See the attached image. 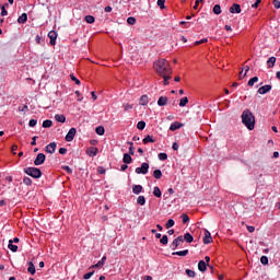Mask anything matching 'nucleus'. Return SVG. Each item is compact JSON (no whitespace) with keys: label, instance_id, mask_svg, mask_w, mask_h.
Returning <instances> with one entry per match:
<instances>
[{"label":"nucleus","instance_id":"1","mask_svg":"<svg viewBox=\"0 0 280 280\" xmlns=\"http://www.w3.org/2000/svg\"><path fill=\"white\" fill-rule=\"evenodd\" d=\"M153 69L160 75H172V67L166 59H160L153 63Z\"/></svg>","mask_w":280,"mask_h":280},{"label":"nucleus","instance_id":"2","mask_svg":"<svg viewBox=\"0 0 280 280\" xmlns=\"http://www.w3.org/2000/svg\"><path fill=\"white\" fill-rule=\"evenodd\" d=\"M242 121L248 130H255V115L250 113V109H245L243 112Z\"/></svg>","mask_w":280,"mask_h":280},{"label":"nucleus","instance_id":"3","mask_svg":"<svg viewBox=\"0 0 280 280\" xmlns=\"http://www.w3.org/2000/svg\"><path fill=\"white\" fill-rule=\"evenodd\" d=\"M24 174H27L32 178H40L43 176V172L38 167H26L24 168Z\"/></svg>","mask_w":280,"mask_h":280},{"label":"nucleus","instance_id":"4","mask_svg":"<svg viewBox=\"0 0 280 280\" xmlns=\"http://www.w3.org/2000/svg\"><path fill=\"white\" fill-rule=\"evenodd\" d=\"M183 242H184L183 236H178V237H176V238L171 243L170 248H171L172 250H176V248H178V246H180V244H183Z\"/></svg>","mask_w":280,"mask_h":280},{"label":"nucleus","instance_id":"5","mask_svg":"<svg viewBox=\"0 0 280 280\" xmlns=\"http://www.w3.org/2000/svg\"><path fill=\"white\" fill-rule=\"evenodd\" d=\"M148 170H150V164L143 162L141 167L136 168V174H148Z\"/></svg>","mask_w":280,"mask_h":280},{"label":"nucleus","instance_id":"6","mask_svg":"<svg viewBox=\"0 0 280 280\" xmlns=\"http://www.w3.org/2000/svg\"><path fill=\"white\" fill-rule=\"evenodd\" d=\"M77 132H78V129H75V128H71L69 131H68V133L66 135V141H68V142H71V141H73V139H75V135H77Z\"/></svg>","mask_w":280,"mask_h":280},{"label":"nucleus","instance_id":"7","mask_svg":"<svg viewBox=\"0 0 280 280\" xmlns=\"http://www.w3.org/2000/svg\"><path fill=\"white\" fill-rule=\"evenodd\" d=\"M47 156L44 153H38L36 159L34 160V165H43L45 163Z\"/></svg>","mask_w":280,"mask_h":280},{"label":"nucleus","instance_id":"8","mask_svg":"<svg viewBox=\"0 0 280 280\" xmlns=\"http://www.w3.org/2000/svg\"><path fill=\"white\" fill-rule=\"evenodd\" d=\"M56 148H58V144L56 142H50L45 147V152H47V154H54L56 152Z\"/></svg>","mask_w":280,"mask_h":280},{"label":"nucleus","instance_id":"9","mask_svg":"<svg viewBox=\"0 0 280 280\" xmlns=\"http://www.w3.org/2000/svg\"><path fill=\"white\" fill-rule=\"evenodd\" d=\"M272 91V85H262L258 89L259 95H266V93H270Z\"/></svg>","mask_w":280,"mask_h":280},{"label":"nucleus","instance_id":"10","mask_svg":"<svg viewBox=\"0 0 280 280\" xmlns=\"http://www.w3.org/2000/svg\"><path fill=\"white\" fill-rule=\"evenodd\" d=\"M213 242V237H211V232L209 230H205L203 244H211Z\"/></svg>","mask_w":280,"mask_h":280},{"label":"nucleus","instance_id":"11","mask_svg":"<svg viewBox=\"0 0 280 280\" xmlns=\"http://www.w3.org/2000/svg\"><path fill=\"white\" fill-rule=\"evenodd\" d=\"M230 12L231 14H240L242 12V7L237 3H234L231 8H230Z\"/></svg>","mask_w":280,"mask_h":280},{"label":"nucleus","instance_id":"12","mask_svg":"<svg viewBox=\"0 0 280 280\" xmlns=\"http://www.w3.org/2000/svg\"><path fill=\"white\" fill-rule=\"evenodd\" d=\"M48 38H50V45H56V38H58V33H56V31H50L48 33Z\"/></svg>","mask_w":280,"mask_h":280},{"label":"nucleus","instance_id":"13","mask_svg":"<svg viewBox=\"0 0 280 280\" xmlns=\"http://www.w3.org/2000/svg\"><path fill=\"white\" fill-rule=\"evenodd\" d=\"M170 98L167 96H160L158 100V106H167Z\"/></svg>","mask_w":280,"mask_h":280},{"label":"nucleus","instance_id":"14","mask_svg":"<svg viewBox=\"0 0 280 280\" xmlns=\"http://www.w3.org/2000/svg\"><path fill=\"white\" fill-rule=\"evenodd\" d=\"M180 128H183V124H180V122H178V121H174V122L170 126V130H171L172 132H174V131H176V130H178V129H180Z\"/></svg>","mask_w":280,"mask_h":280},{"label":"nucleus","instance_id":"15","mask_svg":"<svg viewBox=\"0 0 280 280\" xmlns=\"http://www.w3.org/2000/svg\"><path fill=\"white\" fill-rule=\"evenodd\" d=\"M198 270L200 272H207V262L205 260L198 262Z\"/></svg>","mask_w":280,"mask_h":280},{"label":"nucleus","instance_id":"16","mask_svg":"<svg viewBox=\"0 0 280 280\" xmlns=\"http://www.w3.org/2000/svg\"><path fill=\"white\" fill-rule=\"evenodd\" d=\"M97 152H98L97 148L91 147L88 149L86 154H89V156H97Z\"/></svg>","mask_w":280,"mask_h":280},{"label":"nucleus","instance_id":"17","mask_svg":"<svg viewBox=\"0 0 280 280\" xmlns=\"http://www.w3.org/2000/svg\"><path fill=\"white\" fill-rule=\"evenodd\" d=\"M143 191V186L141 185H133L132 186V192L136 194V196H139Z\"/></svg>","mask_w":280,"mask_h":280},{"label":"nucleus","instance_id":"18","mask_svg":"<svg viewBox=\"0 0 280 280\" xmlns=\"http://www.w3.org/2000/svg\"><path fill=\"white\" fill-rule=\"evenodd\" d=\"M184 242H187V244H191V242H194V236L187 232L186 234H184V237H183Z\"/></svg>","mask_w":280,"mask_h":280},{"label":"nucleus","instance_id":"19","mask_svg":"<svg viewBox=\"0 0 280 280\" xmlns=\"http://www.w3.org/2000/svg\"><path fill=\"white\" fill-rule=\"evenodd\" d=\"M277 62V57H270L267 61V67L268 69H272Z\"/></svg>","mask_w":280,"mask_h":280},{"label":"nucleus","instance_id":"20","mask_svg":"<svg viewBox=\"0 0 280 280\" xmlns=\"http://www.w3.org/2000/svg\"><path fill=\"white\" fill-rule=\"evenodd\" d=\"M27 272H30V275H36V267L34 266V262L28 261Z\"/></svg>","mask_w":280,"mask_h":280},{"label":"nucleus","instance_id":"21","mask_svg":"<svg viewBox=\"0 0 280 280\" xmlns=\"http://www.w3.org/2000/svg\"><path fill=\"white\" fill-rule=\"evenodd\" d=\"M55 119L56 121H59V124H65V121H67V117H65L62 114L55 115Z\"/></svg>","mask_w":280,"mask_h":280},{"label":"nucleus","instance_id":"22","mask_svg":"<svg viewBox=\"0 0 280 280\" xmlns=\"http://www.w3.org/2000/svg\"><path fill=\"white\" fill-rule=\"evenodd\" d=\"M142 143L148 144V143H156V140L150 135H148L143 140Z\"/></svg>","mask_w":280,"mask_h":280},{"label":"nucleus","instance_id":"23","mask_svg":"<svg viewBox=\"0 0 280 280\" xmlns=\"http://www.w3.org/2000/svg\"><path fill=\"white\" fill-rule=\"evenodd\" d=\"M122 163H126V165L132 163V156H130V154L128 153H125L122 158Z\"/></svg>","mask_w":280,"mask_h":280},{"label":"nucleus","instance_id":"24","mask_svg":"<svg viewBox=\"0 0 280 280\" xmlns=\"http://www.w3.org/2000/svg\"><path fill=\"white\" fill-rule=\"evenodd\" d=\"M173 255H177L178 257H187V255H189V249L174 252Z\"/></svg>","mask_w":280,"mask_h":280},{"label":"nucleus","instance_id":"25","mask_svg":"<svg viewBox=\"0 0 280 280\" xmlns=\"http://www.w3.org/2000/svg\"><path fill=\"white\" fill-rule=\"evenodd\" d=\"M105 264H106V256H103V258L97 264L92 266V268H102Z\"/></svg>","mask_w":280,"mask_h":280},{"label":"nucleus","instance_id":"26","mask_svg":"<svg viewBox=\"0 0 280 280\" xmlns=\"http://www.w3.org/2000/svg\"><path fill=\"white\" fill-rule=\"evenodd\" d=\"M18 23L23 24L27 23V13H22L21 16L18 19Z\"/></svg>","mask_w":280,"mask_h":280},{"label":"nucleus","instance_id":"27","mask_svg":"<svg viewBox=\"0 0 280 280\" xmlns=\"http://www.w3.org/2000/svg\"><path fill=\"white\" fill-rule=\"evenodd\" d=\"M148 102H150V100L148 98V95H142L140 97V106H148Z\"/></svg>","mask_w":280,"mask_h":280},{"label":"nucleus","instance_id":"28","mask_svg":"<svg viewBox=\"0 0 280 280\" xmlns=\"http://www.w3.org/2000/svg\"><path fill=\"white\" fill-rule=\"evenodd\" d=\"M8 248L11 249L12 253H16V250H19V246L14 245L12 240L9 241Z\"/></svg>","mask_w":280,"mask_h":280},{"label":"nucleus","instance_id":"29","mask_svg":"<svg viewBox=\"0 0 280 280\" xmlns=\"http://www.w3.org/2000/svg\"><path fill=\"white\" fill-rule=\"evenodd\" d=\"M153 177L156 179V180H161V178L163 177V173L161 172V170H155L153 172Z\"/></svg>","mask_w":280,"mask_h":280},{"label":"nucleus","instance_id":"30","mask_svg":"<svg viewBox=\"0 0 280 280\" xmlns=\"http://www.w3.org/2000/svg\"><path fill=\"white\" fill-rule=\"evenodd\" d=\"M187 104H189V98H187V96L182 97L179 101L180 108L187 106Z\"/></svg>","mask_w":280,"mask_h":280},{"label":"nucleus","instance_id":"31","mask_svg":"<svg viewBox=\"0 0 280 280\" xmlns=\"http://www.w3.org/2000/svg\"><path fill=\"white\" fill-rule=\"evenodd\" d=\"M95 132H96V135H98L100 137H102V136H104V133L106 132V130L104 129V127L98 126V127H96Z\"/></svg>","mask_w":280,"mask_h":280},{"label":"nucleus","instance_id":"32","mask_svg":"<svg viewBox=\"0 0 280 280\" xmlns=\"http://www.w3.org/2000/svg\"><path fill=\"white\" fill-rule=\"evenodd\" d=\"M153 196H155V198H161L162 192H161V188H159L158 186H155L153 188Z\"/></svg>","mask_w":280,"mask_h":280},{"label":"nucleus","instance_id":"33","mask_svg":"<svg viewBox=\"0 0 280 280\" xmlns=\"http://www.w3.org/2000/svg\"><path fill=\"white\" fill-rule=\"evenodd\" d=\"M137 205H140V207H143V205H145V196H139L137 198Z\"/></svg>","mask_w":280,"mask_h":280},{"label":"nucleus","instance_id":"34","mask_svg":"<svg viewBox=\"0 0 280 280\" xmlns=\"http://www.w3.org/2000/svg\"><path fill=\"white\" fill-rule=\"evenodd\" d=\"M161 77L164 78V81H163L164 86H167V84H170V80H172V75L165 74Z\"/></svg>","mask_w":280,"mask_h":280},{"label":"nucleus","instance_id":"35","mask_svg":"<svg viewBox=\"0 0 280 280\" xmlns=\"http://www.w3.org/2000/svg\"><path fill=\"white\" fill-rule=\"evenodd\" d=\"M52 121L51 120H49V119H46V120H44L43 121V128H51V126H52Z\"/></svg>","mask_w":280,"mask_h":280},{"label":"nucleus","instance_id":"36","mask_svg":"<svg viewBox=\"0 0 280 280\" xmlns=\"http://www.w3.org/2000/svg\"><path fill=\"white\" fill-rule=\"evenodd\" d=\"M213 13L214 14H222V7H220V4H215L213 7Z\"/></svg>","mask_w":280,"mask_h":280},{"label":"nucleus","instance_id":"37","mask_svg":"<svg viewBox=\"0 0 280 280\" xmlns=\"http://www.w3.org/2000/svg\"><path fill=\"white\" fill-rule=\"evenodd\" d=\"M255 82H259V78H258V77L252 78V79L247 82V84H248L249 86H255Z\"/></svg>","mask_w":280,"mask_h":280},{"label":"nucleus","instance_id":"38","mask_svg":"<svg viewBox=\"0 0 280 280\" xmlns=\"http://www.w3.org/2000/svg\"><path fill=\"white\" fill-rule=\"evenodd\" d=\"M137 128H138V130H144V129H145V121L140 120V121L137 124Z\"/></svg>","mask_w":280,"mask_h":280},{"label":"nucleus","instance_id":"39","mask_svg":"<svg viewBox=\"0 0 280 280\" xmlns=\"http://www.w3.org/2000/svg\"><path fill=\"white\" fill-rule=\"evenodd\" d=\"M160 243H161L163 246H167V243H168L167 235H163L162 238H160Z\"/></svg>","mask_w":280,"mask_h":280},{"label":"nucleus","instance_id":"40","mask_svg":"<svg viewBox=\"0 0 280 280\" xmlns=\"http://www.w3.org/2000/svg\"><path fill=\"white\" fill-rule=\"evenodd\" d=\"M5 8H8V3L1 7V16H8V10Z\"/></svg>","mask_w":280,"mask_h":280},{"label":"nucleus","instance_id":"41","mask_svg":"<svg viewBox=\"0 0 280 280\" xmlns=\"http://www.w3.org/2000/svg\"><path fill=\"white\" fill-rule=\"evenodd\" d=\"M186 275L190 277V279H194L196 277V271L191 269H186Z\"/></svg>","mask_w":280,"mask_h":280},{"label":"nucleus","instance_id":"42","mask_svg":"<svg viewBox=\"0 0 280 280\" xmlns=\"http://www.w3.org/2000/svg\"><path fill=\"white\" fill-rule=\"evenodd\" d=\"M84 20L90 24L95 23V18L93 15H86Z\"/></svg>","mask_w":280,"mask_h":280},{"label":"nucleus","instance_id":"43","mask_svg":"<svg viewBox=\"0 0 280 280\" xmlns=\"http://www.w3.org/2000/svg\"><path fill=\"white\" fill-rule=\"evenodd\" d=\"M174 224H176V223L174 222V220H173V219H170V220L166 222V224H165V229H172V226H174Z\"/></svg>","mask_w":280,"mask_h":280},{"label":"nucleus","instance_id":"44","mask_svg":"<svg viewBox=\"0 0 280 280\" xmlns=\"http://www.w3.org/2000/svg\"><path fill=\"white\" fill-rule=\"evenodd\" d=\"M158 159L159 161H167V153H159Z\"/></svg>","mask_w":280,"mask_h":280},{"label":"nucleus","instance_id":"45","mask_svg":"<svg viewBox=\"0 0 280 280\" xmlns=\"http://www.w3.org/2000/svg\"><path fill=\"white\" fill-rule=\"evenodd\" d=\"M180 219L183 221V224H187V222H189V215L185 213L180 215Z\"/></svg>","mask_w":280,"mask_h":280},{"label":"nucleus","instance_id":"46","mask_svg":"<svg viewBox=\"0 0 280 280\" xmlns=\"http://www.w3.org/2000/svg\"><path fill=\"white\" fill-rule=\"evenodd\" d=\"M260 264H262V266H268V256H261Z\"/></svg>","mask_w":280,"mask_h":280},{"label":"nucleus","instance_id":"47","mask_svg":"<svg viewBox=\"0 0 280 280\" xmlns=\"http://www.w3.org/2000/svg\"><path fill=\"white\" fill-rule=\"evenodd\" d=\"M127 23H128L129 25H135V23H137V19L130 16V18L127 19Z\"/></svg>","mask_w":280,"mask_h":280},{"label":"nucleus","instance_id":"48","mask_svg":"<svg viewBox=\"0 0 280 280\" xmlns=\"http://www.w3.org/2000/svg\"><path fill=\"white\" fill-rule=\"evenodd\" d=\"M158 5L161 10H165V0H158Z\"/></svg>","mask_w":280,"mask_h":280},{"label":"nucleus","instance_id":"49","mask_svg":"<svg viewBox=\"0 0 280 280\" xmlns=\"http://www.w3.org/2000/svg\"><path fill=\"white\" fill-rule=\"evenodd\" d=\"M38 124V120L36 119H31L28 122L30 128H34Z\"/></svg>","mask_w":280,"mask_h":280},{"label":"nucleus","instance_id":"50","mask_svg":"<svg viewBox=\"0 0 280 280\" xmlns=\"http://www.w3.org/2000/svg\"><path fill=\"white\" fill-rule=\"evenodd\" d=\"M205 43H209V39L208 38H203L201 40H197V42H195V45L198 46V45H202Z\"/></svg>","mask_w":280,"mask_h":280},{"label":"nucleus","instance_id":"51","mask_svg":"<svg viewBox=\"0 0 280 280\" xmlns=\"http://www.w3.org/2000/svg\"><path fill=\"white\" fill-rule=\"evenodd\" d=\"M93 275H95V271L88 272V273H85V275L83 276V279L89 280V279H91V277H92Z\"/></svg>","mask_w":280,"mask_h":280},{"label":"nucleus","instance_id":"52","mask_svg":"<svg viewBox=\"0 0 280 280\" xmlns=\"http://www.w3.org/2000/svg\"><path fill=\"white\" fill-rule=\"evenodd\" d=\"M70 79L72 80V82H75V84L80 85V79L75 78V75L70 74Z\"/></svg>","mask_w":280,"mask_h":280},{"label":"nucleus","instance_id":"53","mask_svg":"<svg viewBox=\"0 0 280 280\" xmlns=\"http://www.w3.org/2000/svg\"><path fill=\"white\" fill-rule=\"evenodd\" d=\"M23 183H24V185H32V178H30V177H24V178H23Z\"/></svg>","mask_w":280,"mask_h":280},{"label":"nucleus","instance_id":"54","mask_svg":"<svg viewBox=\"0 0 280 280\" xmlns=\"http://www.w3.org/2000/svg\"><path fill=\"white\" fill-rule=\"evenodd\" d=\"M62 170L67 172V174H73V170H71L69 166H62Z\"/></svg>","mask_w":280,"mask_h":280},{"label":"nucleus","instance_id":"55","mask_svg":"<svg viewBox=\"0 0 280 280\" xmlns=\"http://www.w3.org/2000/svg\"><path fill=\"white\" fill-rule=\"evenodd\" d=\"M122 106H124L125 110H132V108H133V106L128 103H125Z\"/></svg>","mask_w":280,"mask_h":280},{"label":"nucleus","instance_id":"56","mask_svg":"<svg viewBox=\"0 0 280 280\" xmlns=\"http://www.w3.org/2000/svg\"><path fill=\"white\" fill-rule=\"evenodd\" d=\"M20 113H27V110H30V108L27 107V105H24L23 107H19Z\"/></svg>","mask_w":280,"mask_h":280},{"label":"nucleus","instance_id":"57","mask_svg":"<svg viewBox=\"0 0 280 280\" xmlns=\"http://www.w3.org/2000/svg\"><path fill=\"white\" fill-rule=\"evenodd\" d=\"M75 95L78 97V102H82V100H84V97H82V95L80 94V91H75Z\"/></svg>","mask_w":280,"mask_h":280},{"label":"nucleus","instance_id":"58","mask_svg":"<svg viewBox=\"0 0 280 280\" xmlns=\"http://www.w3.org/2000/svg\"><path fill=\"white\" fill-rule=\"evenodd\" d=\"M97 173H98V174H106V168L100 166V167L97 168Z\"/></svg>","mask_w":280,"mask_h":280},{"label":"nucleus","instance_id":"59","mask_svg":"<svg viewBox=\"0 0 280 280\" xmlns=\"http://www.w3.org/2000/svg\"><path fill=\"white\" fill-rule=\"evenodd\" d=\"M15 150H19V145L13 144V145L11 147V152H12V154H16Z\"/></svg>","mask_w":280,"mask_h":280},{"label":"nucleus","instance_id":"60","mask_svg":"<svg viewBox=\"0 0 280 280\" xmlns=\"http://www.w3.org/2000/svg\"><path fill=\"white\" fill-rule=\"evenodd\" d=\"M35 42L37 43V45H40V43L43 42V37H40V35H37L35 37Z\"/></svg>","mask_w":280,"mask_h":280},{"label":"nucleus","instance_id":"61","mask_svg":"<svg viewBox=\"0 0 280 280\" xmlns=\"http://www.w3.org/2000/svg\"><path fill=\"white\" fill-rule=\"evenodd\" d=\"M273 7L279 10L280 8V1L279 0H273Z\"/></svg>","mask_w":280,"mask_h":280},{"label":"nucleus","instance_id":"62","mask_svg":"<svg viewBox=\"0 0 280 280\" xmlns=\"http://www.w3.org/2000/svg\"><path fill=\"white\" fill-rule=\"evenodd\" d=\"M259 3H261V0H256L254 4H252V8L257 9L259 8Z\"/></svg>","mask_w":280,"mask_h":280},{"label":"nucleus","instance_id":"63","mask_svg":"<svg viewBox=\"0 0 280 280\" xmlns=\"http://www.w3.org/2000/svg\"><path fill=\"white\" fill-rule=\"evenodd\" d=\"M59 154H67V148H60Z\"/></svg>","mask_w":280,"mask_h":280},{"label":"nucleus","instance_id":"64","mask_svg":"<svg viewBox=\"0 0 280 280\" xmlns=\"http://www.w3.org/2000/svg\"><path fill=\"white\" fill-rule=\"evenodd\" d=\"M38 139L37 136L33 137L32 138V142H31V145H36V140Z\"/></svg>","mask_w":280,"mask_h":280}]
</instances>
